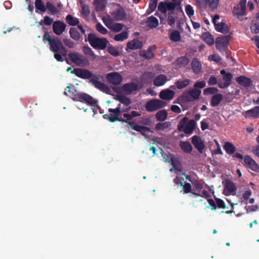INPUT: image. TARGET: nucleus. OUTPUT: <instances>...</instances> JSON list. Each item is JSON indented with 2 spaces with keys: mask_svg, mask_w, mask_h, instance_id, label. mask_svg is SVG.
<instances>
[{
  "mask_svg": "<svg viewBox=\"0 0 259 259\" xmlns=\"http://www.w3.org/2000/svg\"><path fill=\"white\" fill-rule=\"evenodd\" d=\"M185 11L189 18H191L194 14V10L192 6L189 4L187 5L185 7Z\"/></svg>",
  "mask_w": 259,
  "mask_h": 259,
  "instance_id": "nucleus-56",
  "label": "nucleus"
},
{
  "mask_svg": "<svg viewBox=\"0 0 259 259\" xmlns=\"http://www.w3.org/2000/svg\"><path fill=\"white\" fill-rule=\"evenodd\" d=\"M171 125L169 121H166L163 123L158 122L155 125V129L157 131H164Z\"/></svg>",
  "mask_w": 259,
  "mask_h": 259,
  "instance_id": "nucleus-44",
  "label": "nucleus"
},
{
  "mask_svg": "<svg viewBox=\"0 0 259 259\" xmlns=\"http://www.w3.org/2000/svg\"><path fill=\"white\" fill-rule=\"evenodd\" d=\"M190 82L189 79H185L184 80H178L176 81L175 84L177 89L181 90L188 86Z\"/></svg>",
  "mask_w": 259,
  "mask_h": 259,
  "instance_id": "nucleus-37",
  "label": "nucleus"
},
{
  "mask_svg": "<svg viewBox=\"0 0 259 259\" xmlns=\"http://www.w3.org/2000/svg\"><path fill=\"white\" fill-rule=\"evenodd\" d=\"M196 126V122L194 119L189 120L188 117L183 118L177 125L179 132H183L185 134L190 135L192 133Z\"/></svg>",
  "mask_w": 259,
  "mask_h": 259,
  "instance_id": "nucleus-5",
  "label": "nucleus"
},
{
  "mask_svg": "<svg viewBox=\"0 0 259 259\" xmlns=\"http://www.w3.org/2000/svg\"><path fill=\"white\" fill-rule=\"evenodd\" d=\"M108 111L110 113L104 114L103 115V117L104 119L108 120L111 122H114L116 121L126 122L130 125L132 129L140 132L143 136H145L146 133H149L151 131L150 128L148 126L140 125H133L134 124V122H127L124 118L119 117L120 115V111H119L118 109L109 108Z\"/></svg>",
  "mask_w": 259,
  "mask_h": 259,
  "instance_id": "nucleus-3",
  "label": "nucleus"
},
{
  "mask_svg": "<svg viewBox=\"0 0 259 259\" xmlns=\"http://www.w3.org/2000/svg\"><path fill=\"white\" fill-rule=\"evenodd\" d=\"M169 38L174 42L180 41L181 39V34L179 31L175 30L169 35Z\"/></svg>",
  "mask_w": 259,
  "mask_h": 259,
  "instance_id": "nucleus-47",
  "label": "nucleus"
},
{
  "mask_svg": "<svg viewBox=\"0 0 259 259\" xmlns=\"http://www.w3.org/2000/svg\"><path fill=\"white\" fill-rule=\"evenodd\" d=\"M233 78V75L231 73H227L223 76V79L224 82L219 81L218 86L221 89L227 88L231 84V81Z\"/></svg>",
  "mask_w": 259,
  "mask_h": 259,
  "instance_id": "nucleus-17",
  "label": "nucleus"
},
{
  "mask_svg": "<svg viewBox=\"0 0 259 259\" xmlns=\"http://www.w3.org/2000/svg\"><path fill=\"white\" fill-rule=\"evenodd\" d=\"M223 96L221 94H217L213 96L211 98L210 104L212 107L217 106L222 101Z\"/></svg>",
  "mask_w": 259,
  "mask_h": 259,
  "instance_id": "nucleus-32",
  "label": "nucleus"
},
{
  "mask_svg": "<svg viewBox=\"0 0 259 259\" xmlns=\"http://www.w3.org/2000/svg\"><path fill=\"white\" fill-rule=\"evenodd\" d=\"M216 205L218 208H225V203L224 201L220 198H215Z\"/></svg>",
  "mask_w": 259,
  "mask_h": 259,
  "instance_id": "nucleus-62",
  "label": "nucleus"
},
{
  "mask_svg": "<svg viewBox=\"0 0 259 259\" xmlns=\"http://www.w3.org/2000/svg\"><path fill=\"white\" fill-rule=\"evenodd\" d=\"M66 20L67 23L70 26L78 25L79 23V21L78 18L74 17L70 14L66 16Z\"/></svg>",
  "mask_w": 259,
  "mask_h": 259,
  "instance_id": "nucleus-39",
  "label": "nucleus"
},
{
  "mask_svg": "<svg viewBox=\"0 0 259 259\" xmlns=\"http://www.w3.org/2000/svg\"><path fill=\"white\" fill-rule=\"evenodd\" d=\"M219 0H207V3L209 8L212 10H214L218 7Z\"/></svg>",
  "mask_w": 259,
  "mask_h": 259,
  "instance_id": "nucleus-59",
  "label": "nucleus"
},
{
  "mask_svg": "<svg viewBox=\"0 0 259 259\" xmlns=\"http://www.w3.org/2000/svg\"><path fill=\"white\" fill-rule=\"evenodd\" d=\"M156 118L158 121H164L167 116V113L165 110H161L156 113Z\"/></svg>",
  "mask_w": 259,
  "mask_h": 259,
  "instance_id": "nucleus-43",
  "label": "nucleus"
},
{
  "mask_svg": "<svg viewBox=\"0 0 259 259\" xmlns=\"http://www.w3.org/2000/svg\"><path fill=\"white\" fill-rule=\"evenodd\" d=\"M68 57L77 66H85L89 64V60L82 55L77 52H70Z\"/></svg>",
  "mask_w": 259,
  "mask_h": 259,
  "instance_id": "nucleus-7",
  "label": "nucleus"
},
{
  "mask_svg": "<svg viewBox=\"0 0 259 259\" xmlns=\"http://www.w3.org/2000/svg\"><path fill=\"white\" fill-rule=\"evenodd\" d=\"M246 118H259V106H256L251 109L247 110L244 114Z\"/></svg>",
  "mask_w": 259,
  "mask_h": 259,
  "instance_id": "nucleus-24",
  "label": "nucleus"
},
{
  "mask_svg": "<svg viewBox=\"0 0 259 259\" xmlns=\"http://www.w3.org/2000/svg\"><path fill=\"white\" fill-rule=\"evenodd\" d=\"M84 41H88L95 49L104 50L107 48L108 41L106 38H100L95 33H90L88 36L85 35Z\"/></svg>",
  "mask_w": 259,
  "mask_h": 259,
  "instance_id": "nucleus-4",
  "label": "nucleus"
},
{
  "mask_svg": "<svg viewBox=\"0 0 259 259\" xmlns=\"http://www.w3.org/2000/svg\"><path fill=\"white\" fill-rule=\"evenodd\" d=\"M191 68L193 73L195 74H199L202 72V65L199 60L194 58L191 62Z\"/></svg>",
  "mask_w": 259,
  "mask_h": 259,
  "instance_id": "nucleus-22",
  "label": "nucleus"
},
{
  "mask_svg": "<svg viewBox=\"0 0 259 259\" xmlns=\"http://www.w3.org/2000/svg\"><path fill=\"white\" fill-rule=\"evenodd\" d=\"M196 3L201 9H204L207 7V0H196Z\"/></svg>",
  "mask_w": 259,
  "mask_h": 259,
  "instance_id": "nucleus-60",
  "label": "nucleus"
},
{
  "mask_svg": "<svg viewBox=\"0 0 259 259\" xmlns=\"http://www.w3.org/2000/svg\"><path fill=\"white\" fill-rule=\"evenodd\" d=\"M180 147L183 152L186 153H190L193 149L192 145L188 141H181Z\"/></svg>",
  "mask_w": 259,
  "mask_h": 259,
  "instance_id": "nucleus-31",
  "label": "nucleus"
},
{
  "mask_svg": "<svg viewBox=\"0 0 259 259\" xmlns=\"http://www.w3.org/2000/svg\"><path fill=\"white\" fill-rule=\"evenodd\" d=\"M225 190L230 193H235L237 188L234 182L229 179H227L225 180Z\"/></svg>",
  "mask_w": 259,
  "mask_h": 259,
  "instance_id": "nucleus-29",
  "label": "nucleus"
},
{
  "mask_svg": "<svg viewBox=\"0 0 259 259\" xmlns=\"http://www.w3.org/2000/svg\"><path fill=\"white\" fill-rule=\"evenodd\" d=\"M67 91L69 93L68 96L70 98H71L73 101H75L76 98L78 96L79 92H77V90L74 88V87H70L68 86L67 87Z\"/></svg>",
  "mask_w": 259,
  "mask_h": 259,
  "instance_id": "nucleus-42",
  "label": "nucleus"
},
{
  "mask_svg": "<svg viewBox=\"0 0 259 259\" xmlns=\"http://www.w3.org/2000/svg\"><path fill=\"white\" fill-rule=\"evenodd\" d=\"M42 41L45 43L48 42L50 46V50L53 53L54 58L57 61L63 62L64 61L62 56H66L67 50L58 37H51L49 33L46 31L42 36Z\"/></svg>",
  "mask_w": 259,
  "mask_h": 259,
  "instance_id": "nucleus-2",
  "label": "nucleus"
},
{
  "mask_svg": "<svg viewBox=\"0 0 259 259\" xmlns=\"http://www.w3.org/2000/svg\"><path fill=\"white\" fill-rule=\"evenodd\" d=\"M189 62V59L185 56L178 58L176 62L175 65L177 68H181L185 67Z\"/></svg>",
  "mask_w": 259,
  "mask_h": 259,
  "instance_id": "nucleus-27",
  "label": "nucleus"
},
{
  "mask_svg": "<svg viewBox=\"0 0 259 259\" xmlns=\"http://www.w3.org/2000/svg\"><path fill=\"white\" fill-rule=\"evenodd\" d=\"M46 8L52 15H55L58 13V11L56 7L50 2H47Z\"/></svg>",
  "mask_w": 259,
  "mask_h": 259,
  "instance_id": "nucleus-48",
  "label": "nucleus"
},
{
  "mask_svg": "<svg viewBox=\"0 0 259 259\" xmlns=\"http://www.w3.org/2000/svg\"><path fill=\"white\" fill-rule=\"evenodd\" d=\"M181 186L183 188L184 194H188L192 192V186L190 183L185 182Z\"/></svg>",
  "mask_w": 259,
  "mask_h": 259,
  "instance_id": "nucleus-51",
  "label": "nucleus"
},
{
  "mask_svg": "<svg viewBox=\"0 0 259 259\" xmlns=\"http://www.w3.org/2000/svg\"><path fill=\"white\" fill-rule=\"evenodd\" d=\"M66 28V24L62 21L57 20L53 23V30L56 35H60L65 31Z\"/></svg>",
  "mask_w": 259,
  "mask_h": 259,
  "instance_id": "nucleus-13",
  "label": "nucleus"
},
{
  "mask_svg": "<svg viewBox=\"0 0 259 259\" xmlns=\"http://www.w3.org/2000/svg\"><path fill=\"white\" fill-rule=\"evenodd\" d=\"M122 89L127 95H130L133 92L138 91L139 89V87L136 82H131L123 84Z\"/></svg>",
  "mask_w": 259,
  "mask_h": 259,
  "instance_id": "nucleus-16",
  "label": "nucleus"
},
{
  "mask_svg": "<svg viewBox=\"0 0 259 259\" xmlns=\"http://www.w3.org/2000/svg\"><path fill=\"white\" fill-rule=\"evenodd\" d=\"M184 174H186L185 172L182 173L180 176H178L176 177V178L174 179V182L176 184H180V186L182 185L184 183H185L186 182L185 181V176L184 175Z\"/></svg>",
  "mask_w": 259,
  "mask_h": 259,
  "instance_id": "nucleus-50",
  "label": "nucleus"
},
{
  "mask_svg": "<svg viewBox=\"0 0 259 259\" xmlns=\"http://www.w3.org/2000/svg\"><path fill=\"white\" fill-rule=\"evenodd\" d=\"M116 100L125 106H129L132 103L131 99L128 97L123 95H117L116 96Z\"/></svg>",
  "mask_w": 259,
  "mask_h": 259,
  "instance_id": "nucleus-33",
  "label": "nucleus"
},
{
  "mask_svg": "<svg viewBox=\"0 0 259 259\" xmlns=\"http://www.w3.org/2000/svg\"><path fill=\"white\" fill-rule=\"evenodd\" d=\"M244 165L248 168L255 172L259 171V166L255 161L248 155L244 157Z\"/></svg>",
  "mask_w": 259,
  "mask_h": 259,
  "instance_id": "nucleus-12",
  "label": "nucleus"
},
{
  "mask_svg": "<svg viewBox=\"0 0 259 259\" xmlns=\"http://www.w3.org/2000/svg\"><path fill=\"white\" fill-rule=\"evenodd\" d=\"M142 47V42L139 39H134L127 43L126 50H127L128 49L131 50H138L141 49Z\"/></svg>",
  "mask_w": 259,
  "mask_h": 259,
  "instance_id": "nucleus-19",
  "label": "nucleus"
},
{
  "mask_svg": "<svg viewBox=\"0 0 259 259\" xmlns=\"http://www.w3.org/2000/svg\"><path fill=\"white\" fill-rule=\"evenodd\" d=\"M96 29L103 34H106L108 33L107 29L100 23L96 24Z\"/></svg>",
  "mask_w": 259,
  "mask_h": 259,
  "instance_id": "nucleus-57",
  "label": "nucleus"
},
{
  "mask_svg": "<svg viewBox=\"0 0 259 259\" xmlns=\"http://www.w3.org/2000/svg\"><path fill=\"white\" fill-rule=\"evenodd\" d=\"M146 23L147 26L151 29L156 28L159 24L158 20L153 16L148 17Z\"/></svg>",
  "mask_w": 259,
  "mask_h": 259,
  "instance_id": "nucleus-25",
  "label": "nucleus"
},
{
  "mask_svg": "<svg viewBox=\"0 0 259 259\" xmlns=\"http://www.w3.org/2000/svg\"><path fill=\"white\" fill-rule=\"evenodd\" d=\"M156 49V47L155 45L151 46L148 48L147 50L142 51L140 53V55L147 59H152L155 57V55L153 53V51H155Z\"/></svg>",
  "mask_w": 259,
  "mask_h": 259,
  "instance_id": "nucleus-18",
  "label": "nucleus"
},
{
  "mask_svg": "<svg viewBox=\"0 0 259 259\" xmlns=\"http://www.w3.org/2000/svg\"><path fill=\"white\" fill-rule=\"evenodd\" d=\"M128 37V33L126 31H123L114 35L113 39L117 41H123Z\"/></svg>",
  "mask_w": 259,
  "mask_h": 259,
  "instance_id": "nucleus-38",
  "label": "nucleus"
},
{
  "mask_svg": "<svg viewBox=\"0 0 259 259\" xmlns=\"http://www.w3.org/2000/svg\"><path fill=\"white\" fill-rule=\"evenodd\" d=\"M218 92L217 88L213 87H209L203 90V94L204 95H212L215 94Z\"/></svg>",
  "mask_w": 259,
  "mask_h": 259,
  "instance_id": "nucleus-55",
  "label": "nucleus"
},
{
  "mask_svg": "<svg viewBox=\"0 0 259 259\" xmlns=\"http://www.w3.org/2000/svg\"><path fill=\"white\" fill-rule=\"evenodd\" d=\"M201 91L197 89H192L185 92L181 96L182 99L187 102H193L199 98Z\"/></svg>",
  "mask_w": 259,
  "mask_h": 259,
  "instance_id": "nucleus-8",
  "label": "nucleus"
},
{
  "mask_svg": "<svg viewBox=\"0 0 259 259\" xmlns=\"http://www.w3.org/2000/svg\"><path fill=\"white\" fill-rule=\"evenodd\" d=\"M215 29L217 31L221 32L223 33H227L229 31V28L227 24L225 23H221L215 24Z\"/></svg>",
  "mask_w": 259,
  "mask_h": 259,
  "instance_id": "nucleus-35",
  "label": "nucleus"
},
{
  "mask_svg": "<svg viewBox=\"0 0 259 259\" xmlns=\"http://www.w3.org/2000/svg\"><path fill=\"white\" fill-rule=\"evenodd\" d=\"M250 29L252 33L255 34L259 33V21L258 20L252 22Z\"/></svg>",
  "mask_w": 259,
  "mask_h": 259,
  "instance_id": "nucleus-49",
  "label": "nucleus"
},
{
  "mask_svg": "<svg viewBox=\"0 0 259 259\" xmlns=\"http://www.w3.org/2000/svg\"><path fill=\"white\" fill-rule=\"evenodd\" d=\"M53 22V19L49 16H46L44 17V20H41L39 22L40 25H46L48 26L51 25Z\"/></svg>",
  "mask_w": 259,
  "mask_h": 259,
  "instance_id": "nucleus-52",
  "label": "nucleus"
},
{
  "mask_svg": "<svg viewBox=\"0 0 259 259\" xmlns=\"http://www.w3.org/2000/svg\"><path fill=\"white\" fill-rule=\"evenodd\" d=\"M175 92L169 89L162 90L159 94L160 98L164 100H170L175 96Z\"/></svg>",
  "mask_w": 259,
  "mask_h": 259,
  "instance_id": "nucleus-23",
  "label": "nucleus"
},
{
  "mask_svg": "<svg viewBox=\"0 0 259 259\" xmlns=\"http://www.w3.org/2000/svg\"><path fill=\"white\" fill-rule=\"evenodd\" d=\"M76 98L75 101H79L94 107L97 106V101L91 96L85 93L79 92Z\"/></svg>",
  "mask_w": 259,
  "mask_h": 259,
  "instance_id": "nucleus-11",
  "label": "nucleus"
},
{
  "mask_svg": "<svg viewBox=\"0 0 259 259\" xmlns=\"http://www.w3.org/2000/svg\"><path fill=\"white\" fill-rule=\"evenodd\" d=\"M206 85V83L204 81H197L194 85L195 89H202Z\"/></svg>",
  "mask_w": 259,
  "mask_h": 259,
  "instance_id": "nucleus-63",
  "label": "nucleus"
},
{
  "mask_svg": "<svg viewBox=\"0 0 259 259\" xmlns=\"http://www.w3.org/2000/svg\"><path fill=\"white\" fill-rule=\"evenodd\" d=\"M111 15L115 19L118 21L125 20L126 16V12L123 8H120L114 11Z\"/></svg>",
  "mask_w": 259,
  "mask_h": 259,
  "instance_id": "nucleus-21",
  "label": "nucleus"
},
{
  "mask_svg": "<svg viewBox=\"0 0 259 259\" xmlns=\"http://www.w3.org/2000/svg\"><path fill=\"white\" fill-rule=\"evenodd\" d=\"M192 143L200 153H202L205 147L204 142L198 136L195 135L192 138Z\"/></svg>",
  "mask_w": 259,
  "mask_h": 259,
  "instance_id": "nucleus-15",
  "label": "nucleus"
},
{
  "mask_svg": "<svg viewBox=\"0 0 259 259\" xmlns=\"http://www.w3.org/2000/svg\"><path fill=\"white\" fill-rule=\"evenodd\" d=\"M81 14L84 17H88L90 14V10L88 6L83 5L81 6Z\"/></svg>",
  "mask_w": 259,
  "mask_h": 259,
  "instance_id": "nucleus-53",
  "label": "nucleus"
},
{
  "mask_svg": "<svg viewBox=\"0 0 259 259\" xmlns=\"http://www.w3.org/2000/svg\"><path fill=\"white\" fill-rule=\"evenodd\" d=\"M107 51L109 54L114 56H118L119 55V52L118 50L112 46L108 47Z\"/></svg>",
  "mask_w": 259,
  "mask_h": 259,
  "instance_id": "nucleus-54",
  "label": "nucleus"
},
{
  "mask_svg": "<svg viewBox=\"0 0 259 259\" xmlns=\"http://www.w3.org/2000/svg\"><path fill=\"white\" fill-rule=\"evenodd\" d=\"M63 42L64 45L69 48H73L74 47V42L69 38H66L63 39Z\"/></svg>",
  "mask_w": 259,
  "mask_h": 259,
  "instance_id": "nucleus-61",
  "label": "nucleus"
},
{
  "mask_svg": "<svg viewBox=\"0 0 259 259\" xmlns=\"http://www.w3.org/2000/svg\"><path fill=\"white\" fill-rule=\"evenodd\" d=\"M94 5L97 11H99L103 10L106 7V1L96 0L95 1Z\"/></svg>",
  "mask_w": 259,
  "mask_h": 259,
  "instance_id": "nucleus-45",
  "label": "nucleus"
},
{
  "mask_svg": "<svg viewBox=\"0 0 259 259\" xmlns=\"http://www.w3.org/2000/svg\"><path fill=\"white\" fill-rule=\"evenodd\" d=\"M141 123L146 125H150L151 123V120L147 117H143L141 118V120L140 121Z\"/></svg>",
  "mask_w": 259,
  "mask_h": 259,
  "instance_id": "nucleus-64",
  "label": "nucleus"
},
{
  "mask_svg": "<svg viewBox=\"0 0 259 259\" xmlns=\"http://www.w3.org/2000/svg\"><path fill=\"white\" fill-rule=\"evenodd\" d=\"M236 81L244 87H249L252 84L251 80L244 76H240L236 78Z\"/></svg>",
  "mask_w": 259,
  "mask_h": 259,
  "instance_id": "nucleus-28",
  "label": "nucleus"
},
{
  "mask_svg": "<svg viewBox=\"0 0 259 259\" xmlns=\"http://www.w3.org/2000/svg\"><path fill=\"white\" fill-rule=\"evenodd\" d=\"M246 8L244 6H238L234 7L233 11L234 16H243L245 14Z\"/></svg>",
  "mask_w": 259,
  "mask_h": 259,
  "instance_id": "nucleus-36",
  "label": "nucleus"
},
{
  "mask_svg": "<svg viewBox=\"0 0 259 259\" xmlns=\"http://www.w3.org/2000/svg\"><path fill=\"white\" fill-rule=\"evenodd\" d=\"M71 73L82 79H90V83L96 88L106 94H108L110 91L108 85L99 80L102 77L100 74H94L88 69L81 68H74Z\"/></svg>",
  "mask_w": 259,
  "mask_h": 259,
  "instance_id": "nucleus-1",
  "label": "nucleus"
},
{
  "mask_svg": "<svg viewBox=\"0 0 259 259\" xmlns=\"http://www.w3.org/2000/svg\"><path fill=\"white\" fill-rule=\"evenodd\" d=\"M34 4L35 8L40 11L45 12L47 11L46 5H45L41 0H36Z\"/></svg>",
  "mask_w": 259,
  "mask_h": 259,
  "instance_id": "nucleus-46",
  "label": "nucleus"
},
{
  "mask_svg": "<svg viewBox=\"0 0 259 259\" xmlns=\"http://www.w3.org/2000/svg\"><path fill=\"white\" fill-rule=\"evenodd\" d=\"M178 5L179 4H177L175 2H161L158 6V10L164 15H166L168 11V15H171L172 16Z\"/></svg>",
  "mask_w": 259,
  "mask_h": 259,
  "instance_id": "nucleus-6",
  "label": "nucleus"
},
{
  "mask_svg": "<svg viewBox=\"0 0 259 259\" xmlns=\"http://www.w3.org/2000/svg\"><path fill=\"white\" fill-rule=\"evenodd\" d=\"M202 38L208 45H212L214 44V38L209 32L202 33Z\"/></svg>",
  "mask_w": 259,
  "mask_h": 259,
  "instance_id": "nucleus-34",
  "label": "nucleus"
},
{
  "mask_svg": "<svg viewBox=\"0 0 259 259\" xmlns=\"http://www.w3.org/2000/svg\"><path fill=\"white\" fill-rule=\"evenodd\" d=\"M83 53L90 57L91 59H95L96 55L93 51L88 46H83L82 48Z\"/></svg>",
  "mask_w": 259,
  "mask_h": 259,
  "instance_id": "nucleus-41",
  "label": "nucleus"
},
{
  "mask_svg": "<svg viewBox=\"0 0 259 259\" xmlns=\"http://www.w3.org/2000/svg\"><path fill=\"white\" fill-rule=\"evenodd\" d=\"M70 37L75 40H79L81 36L78 30L74 27H71L69 30Z\"/></svg>",
  "mask_w": 259,
  "mask_h": 259,
  "instance_id": "nucleus-40",
  "label": "nucleus"
},
{
  "mask_svg": "<svg viewBox=\"0 0 259 259\" xmlns=\"http://www.w3.org/2000/svg\"><path fill=\"white\" fill-rule=\"evenodd\" d=\"M223 148L226 152L229 155L234 154L236 150L235 146L230 142H225L223 146Z\"/></svg>",
  "mask_w": 259,
  "mask_h": 259,
  "instance_id": "nucleus-30",
  "label": "nucleus"
},
{
  "mask_svg": "<svg viewBox=\"0 0 259 259\" xmlns=\"http://www.w3.org/2000/svg\"><path fill=\"white\" fill-rule=\"evenodd\" d=\"M108 80L114 85L119 84L122 80V76L118 72H111L107 74Z\"/></svg>",
  "mask_w": 259,
  "mask_h": 259,
  "instance_id": "nucleus-14",
  "label": "nucleus"
},
{
  "mask_svg": "<svg viewBox=\"0 0 259 259\" xmlns=\"http://www.w3.org/2000/svg\"><path fill=\"white\" fill-rule=\"evenodd\" d=\"M185 176V179L186 180L190 182L192 185L194 186V189L193 191L196 192H200L201 189L203 188V185L198 180L196 179H192L191 178L190 176L188 175L187 174H184Z\"/></svg>",
  "mask_w": 259,
  "mask_h": 259,
  "instance_id": "nucleus-20",
  "label": "nucleus"
},
{
  "mask_svg": "<svg viewBox=\"0 0 259 259\" xmlns=\"http://www.w3.org/2000/svg\"><path fill=\"white\" fill-rule=\"evenodd\" d=\"M166 81V76L164 74H160L154 78L153 80V84L155 86L160 87L164 85Z\"/></svg>",
  "mask_w": 259,
  "mask_h": 259,
  "instance_id": "nucleus-26",
  "label": "nucleus"
},
{
  "mask_svg": "<svg viewBox=\"0 0 259 259\" xmlns=\"http://www.w3.org/2000/svg\"><path fill=\"white\" fill-rule=\"evenodd\" d=\"M123 25L121 23H115L111 27L112 30L115 32H118L120 31L123 27Z\"/></svg>",
  "mask_w": 259,
  "mask_h": 259,
  "instance_id": "nucleus-58",
  "label": "nucleus"
},
{
  "mask_svg": "<svg viewBox=\"0 0 259 259\" xmlns=\"http://www.w3.org/2000/svg\"><path fill=\"white\" fill-rule=\"evenodd\" d=\"M230 38V35H227L216 39L215 47L220 52L224 53L227 51Z\"/></svg>",
  "mask_w": 259,
  "mask_h": 259,
  "instance_id": "nucleus-9",
  "label": "nucleus"
},
{
  "mask_svg": "<svg viewBox=\"0 0 259 259\" xmlns=\"http://www.w3.org/2000/svg\"><path fill=\"white\" fill-rule=\"evenodd\" d=\"M165 105L164 102L159 99H152L147 102L145 108L147 111L153 112L164 107Z\"/></svg>",
  "mask_w": 259,
  "mask_h": 259,
  "instance_id": "nucleus-10",
  "label": "nucleus"
}]
</instances>
